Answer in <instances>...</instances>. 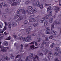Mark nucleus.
<instances>
[{
	"instance_id": "nucleus-1",
	"label": "nucleus",
	"mask_w": 61,
	"mask_h": 61,
	"mask_svg": "<svg viewBox=\"0 0 61 61\" xmlns=\"http://www.w3.org/2000/svg\"><path fill=\"white\" fill-rule=\"evenodd\" d=\"M31 36H29L28 37H25L23 38L22 37H20L19 38V39L20 40H22L23 39V41H26L27 42H28V41H30L31 40Z\"/></svg>"
},
{
	"instance_id": "nucleus-2",
	"label": "nucleus",
	"mask_w": 61,
	"mask_h": 61,
	"mask_svg": "<svg viewBox=\"0 0 61 61\" xmlns=\"http://www.w3.org/2000/svg\"><path fill=\"white\" fill-rule=\"evenodd\" d=\"M42 44H45V46L47 48L49 47V43L48 42H46V40H43L42 41Z\"/></svg>"
},
{
	"instance_id": "nucleus-3",
	"label": "nucleus",
	"mask_w": 61,
	"mask_h": 61,
	"mask_svg": "<svg viewBox=\"0 0 61 61\" xmlns=\"http://www.w3.org/2000/svg\"><path fill=\"white\" fill-rule=\"evenodd\" d=\"M0 48H1L2 51V52H6L7 51V49H9V47H4L2 46H0Z\"/></svg>"
},
{
	"instance_id": "nucleus-4",
	"label": "nucleus",
	"mask_w": 61,
	"mask_h": 61,
	"mask_svg": "<svg viewBox=\"0 0 61 61\" xmlns=\"http://www.w3.org/2000/svg\"><path fill=\"white\" fill-rule=\"evenodd\" d=\"M27 28L26 29V30L27 34H30V33H31L30 31L32 29V26H29L27 27Z\"/></svg>"
},
{
	"instance_id": "nucleus-5",
	"label": "nucleus",
	"mask_w": 61,
	"mask_h": 61,
	"mask_svg": "<svg viewBox=\"0 0 61 61\" xmlns=\"http://www.w3.org/2000/svg\"><path fill=\"white\" fill-rule=\"evenodd\" d=\"M21 11L22 12V13L23 14H25V10H24V9H21L20 8L18 10L17 12V14H19Z\"/></svg>"
},
{
	"instance_id": "nucleus-6",
	"label": "nucleus",
	"mask_w": 61,
	"mask_h": 61,
	"mask_svg": "<svg viewBox=\"0 0 61 61\" xmlns=\"http://www.w3.org/2000/svg\"><path fill=\"white\" fill-rule=\"evenodd\" d=\"M57 24V25H59V21H57V22L56 20H55L54 21V22L53 23V24H52L51 25V30H52L53 28H54V25H55V24Z\"/></svg>"
},
{
	"instance_id": "nucleus-7",
	"label": "nucleus",
	"mask_w": 61,
	"mask_h": 61,
	"mask_svg": "<svg viewBox=\"0 0 61 61\" xmlns=\"http://www.w3.org/2000/svg\"><path fill=\"white\" fill-rule=\"evenodd\" d=\"M49 55V57H48L49 60H50V59H51L52 58V51H49L48 53Z\"/></svg>"
},
{
	"instance_id": "nucleus-8",
	"label": "nucleus",
	"mask_w": 61,
	"mask_h": 61,
	"mask_svg": "<svg viewBox=\"0 0 61 61\" xmlns=\"http://www.w3.org/2000/svg\"><path fill=\"white\" fill-rule=\"evenodd\" d=\"M39 57L37 55H36L35 56L33 57V61H36V60H36L37 61H39Z\"/></svg>"
},
{
	"instance_id": "nucleus-9",
	"label": "nucleus",
	"mask_w": 61,
	"mask_h": 61,
	"mask_svg": "<svg viewBox=\"0 0 61 61\" xmlns=\"http://www.w3.org/2000/svg\"><path fill=\"white\" fill-rule=\"evenodd\" d=\"M16 15H15L14 17V18L15 19H16V18H17L19 17L20 16V15H21L20 14H18Z\"/></svg>"
},
{
	"instance_id": "nucleus-10",
	"label": "nucleus",
	"mask_w": 61,
	"mask_h": 61,
	"mask_svg": "<svg viewBox=\"0 0 61 61\" xmlns=\"http://www.w3.org/2000/svg\"><path fill=\"white\" fill-rule=\"evenodd\" d=\"M29 21L30 22H35L36 21V19L34 18L30 19L29 20Z\"/></svg>"
},
{
	"instance_id": "nucleus-11",
	"label": "nucleus",
	"mask_w": 61,
	"mask_h": 61,
	"mask_svg": "<svg viewBox=\"0 0 61 61\" xmlns=\"http://www.w3.org/2000/svg\"><path fill=\"white\" fill-rule=\"evenodd\" d=\"M11 25L13 27H15L16 25H17V24L15 22H13L11 24Z\"/></svg>"
},
{
	"instance_id": "nucleus-12",
	"label": "nucleus",
	"mask_w": 61,
	"mask_h": 61,
	"mask_svg": "<svg viewBox=\"0 0 61 61\" xmlns=\"http://www.w3.org/2000/svg\"><path fill=\"white\" fill-rule=\"evenodd\" d=\"M60 9V7H57L55 8L54 10L55 11V12H58V11H59Z\"/></svg>"
},
{
	"instance_id": "nucleus-13",
	"label": "nucleus",
	"mask_w": 61,
	"mask_h": 61,
	"mask_svg": "<svg viewBox=\"0 0 61 61\" xmlns=\"http://www.w3.org/2000/svg\"><path fill=\"white\" fill-rule=\"evenodd\" d=\"M47 22V20L46 19H44L43 20H41L40 21V23H44Z\"/></svg>"
},
{
	"instance_id": "nucleus-14",
	"label": "nucleus",
	"mask_w": 61,
	"mask_h": 61,
	"mask_svg": "<svg viewBox=\"0 0 61 61\" xmlns=\"http://www.w3.org/2000/svg\"><path fill=\"white\" fill-rule=\"evenodd\" d=\"M34 54L33 53H30V54L29 56L30 58V59H33L34 56Z\"/></svg>"
},
{
	"instance_id": "nucleus-15",
	"label": "nucleus",
	"mask_w": 61,
	"mask_h": 61,
	"mask_svg": "<svg viewBox=\"0 0 61 61\" xmlns=\"http://www.w3.org/2000/svg\"><path fill=\"white\" fill-rule=\"evenodd\" d=\"M8 43L7 42L5 41H4L3 42V45L4 46H8Z\"/></svg>"
},
{
	"instance_id": "nucleus-16",
	"label": "nucleus",
	"mask_w": 61,
	"mask_h": 61,
	"mask_svg": "<svg viewBox=\"0 0 61 61\" xmlns=\"http://www.w3.org/2000/svg\"><path fill=\"white\" fill-rule=\"evenodd\" d=\"M23 19V18L22 17H20L18 18L17 20V21L18 23H19L21 20H22Z\"/></svg>"
},
{
	"instance_id": "nucleus-17",
	"label": "nucleus",
	"mask_w": 61,
	"mask_h": 61,
	"mask_svg": "<svg viewBox=\"0 0 61 61\" xmlns=\"http://www.w3.org/2000/svg\"><path fill=\"white\" fill-rule=\"evenodd\" d=\"M51 33L53 35H57V32L55 31H52Z\"/></svg>"
},
{
	"instance_id": "nucleus-18",
	"label": "nucleus",
	"mask_w": 61,
	"mask_h": 61,
	"mask_svg": "<svg viewBox=\"0 0 61 61\" xmlns=\"http://www.w3.org/2000/svg\"><path fill=\"white\" fill-rule=\"evenodd\" d=\"M17 5V3L15 2H13L11 4L12 6H15Z\"/></svg>"
},
{
	"instance_id": "nucleus-19",
	"label": "nucleus",
	"mask_w": 61,
	"mask_h": 61,
	"mask_svg": "<svg viewBox=\"0 0 61 61\" xmlns=\"http://www.w3.org/2000/svg\"><path fill=\"white\" fill-rule=\"evenodd\" d=\"M8 27H9V28H11V24L10 22H8Z\"/></svg>"
},
{
	"instance_id": "nucleus-20",
	"label": "nucleus",
	"mask_w": 61,
	"mask_h": 61,
	"mask_svg": "<svg viewBox=\"0 0 61 61\" xmlns=\"http://www.w3.org/2000/svg\"><path fill=\"white\" fill-rule=\"evenodd\" d=\"M33 13H36L37 11V9L36 8L34 9L33 10Z\"/></svg>"
},
{
	"instance_id": "nucleus-21",
	"label": "nucleus",
	"mask_w": 61,
	"mask_h": 61,
	"mask_svg": "<svg viewBox=\"0 0 61 61\" xmlns=\"http://www.w3.org/2000/svg\"><path fill=\"white\" fill-rule=\"evenodd\" d=\"M55 50L56 51H60V48L58 47H56L55 48Z\"/></svg>"
},
{
	"instance_id": "nucleus-22",
	"label": "nucleus",
	"mask_w": 61,
	"mask_h": 61,
	"mask_svg": "<svg viewBox=\"0 0 61 61\" xmlns=\"http://www.w3.org/2000/svg\"><path fill=\"white\" fill-rule=\"evenodd\" d=\"M48 52V50L47 49H45L44 51V54H45V55H46V54L47 53V52Z\"/></svg>"
},
{
	"instance_id": "nucleus-23",
	"label": "nucleus",
	"mask_w": 61,
	"mask_h": 61,
	"mask_svg": "<svg viewBox=\"0 0 61 61\" xmlns=\"http://www.w3.org/2000/svg\"><path fill=\"white\" fill-rule=\"evenodd\" d=\"M4 36L3 34H0V40H1V39H3V37H4Z\"/></svg>"
},
{
	"instance_id": "nucleus-24",
	"label": "nucleus",
	"mask_w": 61,
	"mask_h": 61,
	"mask_svg": "<svg viewBox=\"0 0 61 61\" xmlns=\"http://www.w3.org/2000/svg\"><path fill=\"white\" fill-rule=\"evenodd\" d=\"M41 4H40V2H39V1H37L36 2V6H37L38 7H39V6Z\"/></svg>"
},
{
	"instance_id": "nucleus-25",
	"label": "nucleus",
	"mask_w": 61,
	"mask_h": 61,
	"mask_svg": "<svg viewBox=\"0 0 61 61\" xmlns=\"http://www.w3.org/2000/svg\"><path fill=\"white\" fill-rule=\"evenodd\" d=\"M28 10L29 11H31L32 9H33V7H32L29 6L28 7Z\"/></svg>"
},
{
	"instance_id": "nucleus-26",
	"label": "nucleus",
	"mask_w": 61,
	"mask_h": 61,
	"mask_svg": "<svg viewBox=\"0 0 61 61\" xmlns=\"http://www.w3.org/2000/svg\"><path fill=\"white\" fill-rule=\"evenodd\" d=\"M38 55L39 56H42L44 55V54L43 53H40V52H39L38 53Z\"/></svg>"
},
{
	"instance_id": "nucleus-27",
	"label": "nucleus",
	"mask_w": 61,
	"mask_h": 61,
	"mask_svg": "<svg viewBox=\"0 0 61 61\" xmlns=\"http://www.w3.org/2000/svg\"><path fill=\"white\" fill-rule=\"evenodd\" d=\"M30 3V1L29 0H27L25 2V4L26 5H29Z\"/></svg>"
},
{
	"instance_id": "nucleus-28",
	"label": "nucleus",
	"mask_w": 61,
	"mask_h": 61,
	"mask_svg": "<svg viewBox=\"0 0 61 61\" xmlns=\"http://www.w3.org/2000/svg\"><path fill=\"white\" fill-rule=\"evenodd\" d=\"M13 36H14L15 38H16L17 37V36L16 35L15 33H14L13 34Z\"/></svg>"
},
{
	"instance_id": "nucleus-29",
	"label": "nucleus",
	"mask_w": 61,
	"mask_h": 61,
	"mask_svg": "<svg viewBox=\"0 0 61 61\" xmlns=\"http://www.w3.org/2000/svg\"><path fill=\"white\" fill-rule=\"evenodd\" d=\"M25 61H30V60L29 59V56H27L26 57Z\"/></svg>"
},
{
	"instance_id": "nucleus-30",
	"label": "nucleus",
	"mask_w": 61,
	"mask_h": 61,
	"mask_svg": "<svg viewBox=\"0 0 61 61\" xmlns=\"http://www.w3.org/2000/svg\"><path fill=\"white\" fill-rule=\"evenodd\" d=\"M2 4L4 7H7V5L5 4V2H2Z\"/></svg>"
},
{
	"instance_id": "nucleus-31",
	"label": "nucleus",
	"mask_w": 61,
	"mask_h": 61,
	"mask_svg": "<svg viewBox=\"0 0 61 61\" xmlns=\"http://www.w3.org/2000/svg\"><path fill=\"white\" fill-rule=\"evenodd\" d=\"M5 57H2V59H0V61H4L5 60Z\"/></svg>"
},
{
	"instance_id": "nucleus-32",
	"label": "nucleus",
	"mask_w": 61,
	"mask_h": 61,
	"mask_svg": "<svg viewBox=\"0 0 61 61\" xmlns=\"http://www.w3.org/2000/svg\"><path fill=\"white\" fill-rule=\"evenodd\" d=\"M10 56L11 59H13L14 58V56L13 54H10Z\"/></svg>"
},
{
	"instance_id": "nucleus-33",
	"label": "nucleus",
	"mask_w": 61,
	"mask_h": 61,
	"mask_svg": "<svg viewBox=\"0 0 61 61\" xmlns=\"http://www.w3.org/2000/svg\"><path fill=\"white\" fill-rule=\"evenodd\" d=\"M43 5L42 4H41L40 5H39V7H40V9H42L43 8Z\"/></svg>"
},
{
	"instance_id": "nucleus-34",
	"label": "nucleus",
	"mask_w": 61,
	"mask_h": 61,
	"mask_svg": "<svg viewBox=\"0 0 61 61\" xmlns=\"http://www.w3.org/2000/svg\"><path fill=\"white\" fill-rule=\"evenodd\" d=\"M49 14V15L50 16H51L52 15V11H50Z\"/></svg>"
},
{
	"instance_id": "nucleus-35",
	"label": "nucleus",
	"mask_w": 61,
	"mask_h": 61,
	"mask_svg": "<svg viewBox=\"0 0 61 61\" xmlns=\"http://www.w3.org/2000/svg\"><path fill=\"white\" fill-rule=\"evenodd\" d=\"M53 19L52 18H50L49 20V22L50 23H52L53 22Z\"/></svg>"
},
{
	"instance_id": "nucleus-36",
	"label": "nucleus",
	"mask_w": 61,
	"mask_h": 61,
	"mask_svg": "<svg viewBox=\"0 0 61 61\" xmlns=\"http://www.w3.org/2000/svg\"><path fill=\"white\" fill-rule=\"evenodd\" d=\"M33 25L35 27H37V26H38V24L37 23L34 24H33Z\"/></svg>"
},
{
	"instance_id": "nucleus-37",
	"label": "nucleus",
	"mask_w": 61,
	"mask_h": 61,
	"mask_svg": "<svg viewBox=\"0 0 61 61\" xmlns=\"http://www.w3.org/2000/svg\"><path fill=\"white\" fill-rule=\"evenodd\" d=\"M58 55V53L57 52H55L54 53V56H56Z\"/></svg>"
},
{
	"instance_id": "nucleus-38",
	"label": "nucleus",
	"mask_w": 61,
	"mask_h": 61,
	"mask_svg": "<svg viewBox=\"0 0 61 61\" xmlns=\"http://www.w3.org/2000/svg\"><path fill=\"white\" fill-rule=\"evenodd\" d=\"M54 46H55V44L54 43H52L51 44V48H53Z\"/></svg>"
},
{
	"instance_id": "nucleus-39",
	"label": "nucleus",
	"mask_w": 61,
	"mask_h": 61,
	"mask_svg": "<svg viewBox=\"0 0 61 61\" xmlns=\"http://www.w3.org/2000/svg\"><path fill=\"white\" fill-rule=\"evenodd\" d=\"M37 40L39 42H40L42 40V39L41 38H38L37 39Z\"/></svg>"
},
{
	"instance_id": "nucleus-40",
	"label": "nucleus",
	"mask_w": 61,
	"mask_h": 61,
	"mask_svg": "<svg viewBox=\"0 0 61 61\" xmlns=\"http://www.w3.org/2000/svg\"><path fill=\"white\" fill-rule=\"evenodd\" d=\"M51 9V7L50 6H49L47 9V11H49V10H50Z\"/></svg>"
},
{
	"instance_id": "nucleus-41",
	"label": "nucleus",
	"mask_w": 61,
	"mask_h": 61,
	"mask_svg": "<svg viewBox=\"0 0 61 61\" xmlns=\"http://www.w3.org/2000/svg\"><path fill=\"white\" fill-rule=\"evenodd\" d=\"M25 25H26V24H27L28 23V21L27 20H25L24 21Z\"/></svg>"
},
{
	"instance_id": "nucleus-42",
	"label": "nucleus",
	"mask_w": 61,
	"mask_h": 61,
	"mask_svg": "<svg viewBox=\"0 0 61 61\" xmlns=\"http://www.w3.org/2000/svg\"><path fill=\"white\" fill-rule=\"evenodd\" d=\"M2 16L5 18H6L7 17L6 15H2Z\"/></svg>"
},
{
	"instance_id": "nucleus-43",
	"label": "nucleus",
	"mask_w": 61,
	"mask_h": 61,
	"mask_svg": "<svg viewBox=\"0 0 61 61\" xmlns=\"http://www.w3.org/2000/svg\"><path fill=\"white\" fill-rule=\"evenodd\" d=\"M5 11L7 12H8L9 11V9L8 8H6L5 10Z\"/></svg>"
},
{
	"instance_id": "nucleus-44",
	"label": "nucleus",
	"mask_w": 61,
	"mask_h": 61,
	"mask_svg": "<svg viewBox=\"0 0 61 61\" xmlns=\"http://www.w3.org/2000/svg\"><path fill=\"white\" fill-rule=\"evenodd\" d=\"M3 26V23L2 22H0V28H2V27Z\"/></svg>"
},
{
	"instance_id": "nucleus-45",
	"label": "nucleus",
	"mask_w": 61,
	"mask_h": 61,
	"mask_svg": "<svg viewBox=\"0 0 61 61\" xmlns=\"http://www.w3.org/2000/svg\"><path fill=\"white\" fill-rule=\"evenodd\" d=\"M5 59L6 60H10V58H8L7 56L6 57Z\"/></svg>"
},
{
	"instance_id": "nucleus-46",
	"label": "nucleus",
	"mask_w": 61,
	"mask_h": 61,
	"mask_svg": "<svg viewBox=\"0 0 61 61\" xmlns=\"http://www.w3.org/2000/svg\"><path fill=\"white\" fill-rule=\"evenodd\" d=\"M53 38V36L51 35L49 37V38L50 39H52V38Z\"/></svg>"
},
{
	"instance_id": "nucleus-47",
	"label": "nucleus",
	"mask_w": 61,
	"mask_h": 61,
	"mask_svg": "<svg viewBox=\"0 0 61 61\" xmlns=\"http://www.w3.org/2000/svg\"><path fill=\"white\" fill-rule=\"evenodd\" d=\"M18 57H21V55H19L17 56L16 57V58L17 59L18 58Z\"/></svg>"
},
{
	"instance_id": "nucleus-48",
	"label": "nucleus",
	"mask_w": 61,
	"mask_h": 61,
	"mask_svg": "<svg viewBox=\"0 0 61 61\" xmlns=\"http://www.w3.org/2000/svg\"><path fill=\"white\" fill-rule=\"evenodd\" d=\"M46 31H49L50 30L49 28H48V27H47L46 28Z\"/></svg>"
},
{
	"instance_id": "nucleus-49",
	"label": "nucleus",
	"mask_w": 61,
	"mask_h": 61,
	"mask_svg": "<svg viewBox=\"0 0 61 61\" xmlns=\"http://www.w3.org/2000/svg\"><path fill=\"white\" fill-rule=\"evenodd\" d=\"M6 30V27L5 26L4 28L3 29V31H5Z\"/></svg>"
},
{
	"instance_id": "nucleus-50",
	"label": "nucleus",
	"mask_w": 61,
	"mask_h": 61,
	"mask_svg": "<svg viewBox=\"0 0 61 61\" xmlns=\"http://www.w3.org/2000/svg\"><path fill=\"white\" fill-rule=\"evenodd\" d=\"M51 5V4H45V5L46 6H49V5Z\"/></svg>"
},
{
	"instance_id": "nucleus-51",
	"label": "nucleus",
	"mask_w": 61,
	"mask_h": 61,
	"mask_svg": "<svg viewBox=\"0 0 61 61\" xmlns=\"http://www.w3.org/2000/svg\"><path fill=\"white\" fill-rule=\"evenodd\" d=\"M49 18V16L48 15H46L45 17L44 18L45 19V18Z\"/></svg>"
},
{
	"instance_id": "nucleus-52",
	"label": "nucleus",
	"mask_w": 61,
	"mask_h": 61,
	"mask_svg": "<svg viewBox=\"0 0 61 61\" xmlns=\"http://www.w3.org/2000/svg\"><path fill=\"white\" fill-rule=\"evenodd\" d=\"M34 47H35L34 45H32L30 47V48H31V49H32V48H34Z\"/></svg>"
},
{
	"instance_id": "nucleus-53",
	"label": "nucleus",
	"mask_w": 61,
	"mask_h": 61,
	"mask_svg": "<svg viewBox=\"0 0 61 61\" xmlns=\"http://www.w3.org/2000/svg\"><path fill=\"white\" fill-rule=\"evenodd\" d=\"M5 40H10L11 39V38L10 37V36H9V37H8L7 38H6Z\"/></svg>"
},
{
	"instance_id": "nucleus-54",
	"label": "nucleus",
	"mask_w": 61,
	"mask_h": 61,
	"mask_svg": "<svg viewBox=\"0 0 61 61\" xmlns=\"http://www.w3.org/2000/svg\"><path fill=\"white\" fill-rule=\"evenodd\" d=\"M34 16V15H30L29 16L30 18H32V17H33Z\"/></svg>"
},
{
	"instance_id": "nucleus-55",
	"label": "nucleus",
	"mask_w": 61,
	"mask_h": 61,
	"mask_svg": "<svg viewBox=\"0 0 61 61\" xmlns=\"http://www.w3.org/2000/svg\"><path fill=\"white\" fill-rule=\"evenodd\" d=\"M33 5L34 6H36V3H34L33 4Z\"/></svg>"
},
{
	"instance_id": "nucleus-56",
	"label": "nucleus",
	"mask_w": 61,
	"mask_h": 61,
	"mask_svg": "<svg viewBox=\"0 0 61 61\" xmlns=\"http://www.w3.org/2000/svg\"><path fill=\"white\" fill-rule=\"evenodd\" d=\"M48 23L47 22L45 23L44 24V26H47V25L48 24Z\"/></svg>"
},
{
	"instance_id": "nucleus-57",
	"label": "nucleus",
	"mask_w": 61,
	"mask_h": 61,
	"mask_svg": "<svg viewBox=\"0 0 61 61\" xmlns=\"http://www.w3.org/2000/svg\"><path fill=\"white\" fill-rule=\"evenodd\" d=\"M21 49H23V45L22 44H21L20 45Z\"/></svg>"
},
{
	"instance_id": "nucleus-58",
	"label": "nucleus",
	"mask_w": 61,
	"mask_h": 61,
	"mask_svg": "<svg viewBox=\"0 0 61 61\" xmlns=\"http://www.w3.org/2000/svg\"><path fill=\"white\" fill-rule=\"evenodd\" d=\"M46 41H48L49 40V39L48 37H46L45 38Z\"/></svg>"
},
{
	"instance_id": "nucleus-59",
	"label": "nucleus",
	"mask_w": 61,
	"mask_h": 61,
	"mask_svg": "<svg viewBox=\"0 0 61 61\" xmlns=\"http://www.w3.org/2000/svg\"><path fill=\"white\" fill-rule=\"evenodd\" d=\"M43 61H48V60L46 58H45L43 60Z\"/></svg>"
},
{
	"instance_id": "nucleus-60",
	"label": "nucleus",
	"mask_w": 61,
	"mask_h": 61,
	"mask_svg": "<svg viewBox=\"0 0 61 61\" xmlns=\"http://www.w3.org/2000/svg\"><path fill=\"white\" fill-rule=\"evenodd\" d=\"M17 2L19 3L21 2V0H16Z\"/></svg>"
},
{
	"instance_id": "nucleus-61",
	"label": "nucleus",
	"mask_w": 61,
	"mask_h": 61,
	"mask_svg": "<svg viewBox=\"0 0 61 61\" xmlns=\"http://www.w3.org/2000/svg\"><path fill=\"white\" fill-rule=\"evenodd\" d=\"M35 46H37L38 45V44H37V42L36 41L35 42Z\"/></svg>"
},
{
	"instance_id": "nucleus-62",
	"label": "nucleus",
	"mask_w": 61,
	"mask_h": 61,
	"mask_svg": "<svg viewBox=\"0 0 61 61\" xmlns=\"http://www.w3.org/2000/svg\"><path fill=\"white\" fill-rule=\"evenodd\" d=\"M55 61H59V60H58V59L56 58L55 59Z\"/></svg>"
},
{
	"instance_id": "nucleus-63",
	"label": "nucleus",
	"mask_w": 61,
	"mask_h": 61,
	"mask_svg": "<svg viewBox=\"0 0 61 61\" xmlns=\"http://www.w3.org/2000/svg\"><path fill=\"white\" fill-rule=\"evenodd\" d=\"M46 34H50V32H48V31H46Z\"/></svg>"
},
{
	"instance_id": "nucleus-64",
	"label": "nucleus",
	"mask_w": 61,
	"mask_h": 61,
	"mask_svg": "<svg viewBox=\"0 0 61 61\" xmlns=\"http://www.w3.org/2000/svg\"><path fill=\"white\" fill-rule=\"evenodd\" d=\"M3 3H2L1 4H0V8H2V6H3Z\"/></svg>"
}]
</instances>
